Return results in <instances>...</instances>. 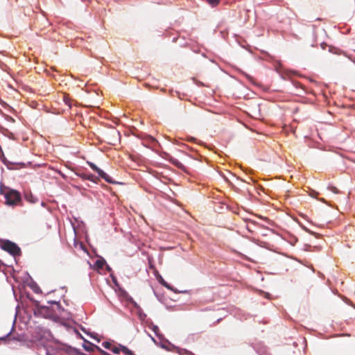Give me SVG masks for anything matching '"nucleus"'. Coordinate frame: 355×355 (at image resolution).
Masks as SVG:
<instances>
[{
	"instance_id": "1",
	"label": "nucleus",
	"mask_w": 355,
	"mask_h": 355,
	"mask_svg": "<svg viewBox=\"0 0 355 355\" xmlns=\"http://www.w3.org/2000/svg\"><path fill=\"white\" fill-rule=\"evenodd\" d=\"M1 194L4 196L6 205L10 207L20 205L21 203V193L15 189L10 188L1 189Z\"/></svg>"
},
{
	"instance_id": "2",
	"label": "nucleus",
	"mask_w": 355,
	"mask_h": 355,
	"mask_svg": "<svg viewBox=\"0 0 355 355\" xmlns=\"http://www.w3.org/2000/svg\"><path fill=\"white\" fill-rule=\"evenodd\" d=\"M1 248L8 252L14 258L20 256L21 254L20 248L15 243L9 240H2L1 242Z\"/></svg>"
},
{
	"instance_id": "3",
	"label": "nucleus",
	"mask_w": 355,
	"mask_h": 355,
	"mask_svg": "<svg viewBox=\"0 0 355 355\" xmlns=\"http://www.w3.org/2000/svg\"><path fill=\"white\" fill-rule=\"evenodd\" d=\"M34 313L35 315L44 318H53L56 315V313L51 306H41L37 304L34 309Z\"/></svg>"
},
{
	"instance_id": "4",
	"label": "nucleus",
	"mask_w": 355,
	"mask_h": 355,
	"mask_svg": "<svg viewBox=\"0 0 355 355\" xmlns=\"http://www.w3.org/2000/svg\"><path fill=\"white\" fill-rule=\"evenodd\" d=\"M76 175L80 177V178H82L83 180H89V181H92L94 183H96L97 182V180H98V178L95 177L94 175L92 174H87V173H76Z\"/></svg>"
},
{
	"instance_id": "5",
	"label": "nucleus",
	"mask_w": 355,
	"mask_h": 355,
	"mask_svg": "<svg viewBox=\"0 0 355 355\" xmlns=\"http://www.w3.org/2000/svg\"><path fill=\"white\" fill-rule=\"evenodd\" d=\"M98 175L103 178L105 182L110 184H119V182L114 181L112 178H111L109 175L105 173L103 170L100 171L98 173Z\"/></svg>"
},
{
	"instance_id": "6",
	"label": "nucleus",
	"mask_w": 355,
	"mask_h": 355,
	"mask_svg": "<svg viewBox=\"0 0 355 355\" xmlns=\"http://www.w3.org/2000/svg\"><path fill=\"white\" fill-rule=\"evenodd\" d=\"M105 263V260L103 258H101L96 261L95 266L97 268L102 269Z\"/></svg>"
},
{
	"instance_id": "7",
	"label": "nucleus",
	"mask_w": 355,
	"mask_h": 355,
	"mask_svg": "<svg viewBox=\"0 0 355 355\" xmlns=\"http://www.w3.org/2000/svg\"><path fill=\"white\" fill-rule=\"evenodd\" d=\"M121 352L125 355H135L131 350L125 346L120 345Z\"/></svg>"
},
{
	"instance_id": "8",
	"label": "nucleus",
	"mask_w": 355,
	"mask_h": 355,
	"mask_svg": "<svg viewBox=\"0 0 355 355\" xmlns=\"http://www.w3.org/2000/svg\"><path fill=\"white\" fill-rule=\"evenodd\" d=\"M87 164L89 166V167L94 170V171H96L98 174V173L100 172V171H101V169L100 168H98L95 164H94L93 162H87Z\"/></svg>"
},
{
	"instance_id": "9",
	"label": "nucleus",
	"mask_w": 355,
	"mask_h": 355,
	"mask_svg": "<svg viewBox=\"0 0 355 355\" xmlns=\"http://www.w3.org/2000/svg\"><path fill=\"white\" fill-rule=\"evenodd\" d=\"M207 1L212 7H216L220 3V0H207Z\"/></svg>"
},
{
	"instance_id": "10",
	"label": "nucleus",
	"mask_w": 355,
	"mask_h": 355,
	"mask_svg": "<svg viewBox=\"0 0 355 355\" xmlns=\"http://www.w3.org/2000/svg\"><path fill=\"white\" fill-rule=\"evenodd\" d=\"M159 282L163 285L164 287L167 288L169 290L173 291V288L167 283L166 282L162 277Z\"/></svg>"
},
{
	"instance_id": "11",
	"label": "nucleus",
	"mask_w": 355,
	"mask_h": 355,
	"mask_svg": "<svg viewBox=\"0 0 355 355\" xmlns=\"http://www.w3.org/2000/svg\"><path fill=\"white\" fill-rule=\"evenodd\" d=\"M111 351L114 353V354H118L121 352V348H120V345L119 346H114L113 347H112L111 349Z\"/></svg>"
},
{
	"instance_id": "12",
	"label": "nucleus",
	"mask_w": 355,
	"mask_h": 355,
	"mask_svg": "<svg viewBox=\"0 0 355 355\" xmlns=\"http://www.w3.org/2000/svg\"><path fill=\"white\" fill-rule=\"evenodd\" d=\"M328 189L336 194L340 193L339 190L334 186H331V185L329 186Z\"/></svg>"
},
{
	"instance_id": "13",
	"label": "nucleus",
	"mask_w": 355,
	"mask_h": 355,
	"mask_svg": "<svg viewBox=\"0 0 355 355\" xmlns=\"http://www.w3.org/2000/svg\"><path fill=\"white\" fill-rule=\"evenodd\" d=\"M102 345L105 348L111 350L112 344L110 342H107V341L103 342Z\"/></svg>"
},
{
	"instance_id": "14",
	"label": "nucleus",
	"mask_w": 355,
	"mask_h": 355,
	"mask_svg": "<svg viewBox=\"0 0 355 355\" xmlns=\"http://www.w3.org/2000/svg\"><path fill=\"white\" fill-rule=\"evenodd\" d=\"M153 331L155 332V334H156L157 336L159 337V327L156 325H154L153 327Z\"/></svg>"
},
{
	"instance_id": "15",
	"label": "nucleus",
	"mask_w": 355,
	"mask_h": 355,
	"mask_svg": "<svg viewBox=\"0 0 355 355\" xmlns=\"http://www.w3.org/2000/svg\"><path fill=\"white\" fill-rule=\"evenodd\" d=\"M49 345H46L44 346V349L46 351V355H50V352H49Z\"/></svg>"
},
{
	"instance_id": "16",
	"label": "nucleus",
	"mask_w": 355,
	"mask_h": 355,
	"mask_svg": "<svg viewBox=\"0 0 355 355\" xmlns=\"http://www.w3.org/2000/svg\"><path fill=\"white\" fill-rule=\"evenodd\" d=\"M99 351H100V352L101 353L102 355H111V354H110L109 353L106 352L105 351H104L103 349H99Z\"/></svg>"
},
{
	"instance_id": "17",
	"label": "nucleus",
	"mask_w": 355,
	"mask_h": 355,
	"mask_svg": "<svg viewBox=\"0 0 355 355\" xmlns=\"http://www.w3.org/2000/svg\"><path fill=\"white\" fill-rule=\"evenodd\" d=\"M297 241V239L296 237H293L291 243L292 245H295V243Z\"/></svg>"
},
{
	"instance_id": "18",
	"label": "nucleus",
	"mask_w": 355,
	"mask_h": 355,
	"mask_svg": "<svg viewBox=\"0 0 355 355\" xmlns=\"http://www.w3.org/2000/svg\"><path fill=\"white\" fill-rule=\"evenodd\" d=\"M48 304H51L52 305L55 306H57V307H58V306H59V304H58V302H51V303H50L49 302H48Z\"/></svg>"
},
{
	"instance_id": "19",
	"label": "nucleus",
	"mask_w": 355,
	"mask_h": 355,
	"mask_svg": "<svg viewBox=\"0 0 355 355\" xmlns=\"http://www.w3.org/2000/svg\"><path fill=\"white\" fill-rule=\"evenodd\" d=\"M3 266V263L0 260V270H1V267Z\"/></svg>"
},
{
	"instance_id": "20",
	"label": "nucleus",
	"mask_w": 355,
	"mask_h": 355,
	"mask_svg": "<svg viewBox=\"0 0 355 355\" xmlns=\"http://www.w3.org/2000/svg\"><path fill=\"white\" fill-rule=\"evenodd\" d=\"M85 349L87 350V351H90V349L89 348V347H86L85 346Z\"/></svg>"
},
{
	"instance_id": "21",
	"label": "nucleus",
	"mask_w": 355,
	"mask_h": 355,
	"mask_svg": "<svg viewBox=\"0 0 355 355\" xmlns=\"http://www.w3.org/2000/svg\"><path fill=\"white\" fill-rule=\"evenodd\" d=\"M246 77L248 80H251L252 79V77L249 75H246Z\"/></svg>"
},
{
	"instance_id": "22",
	"label": "nucleus",
	"mask_w": 355,
	"mask_h": 355,
	"mask_svg": "<svg viewBox=\"0 0 355 355\" xmlns=\"http://www.w3.org/2000/svg\"><path fill=\"white\" fill-rule=\"evenodd\" d=\"M194 140H196V139H195V138H193V137H191V138L189 139V141H194Z\"/></svg>"
},
{
	"instance_id": "23",
	"label": "nucleus",
	"mask_w": 355,
	"mask_h": 355,
	"mask_svg": "<svg viewBox=\"0 0 355 355\" xmlns=\"http://www.w3.org/2000/svg\"><path fill=\"white\" fill-rule=\"evenodd\" d=\"M107 269L109 271H110V270H111V268H110V267L109 266H107Z\"/></svg>"
},
{
	"instance_id": "24",
	"label": "nucleus",
	"mask_w": 355,
	"mask_h": 355,
	"mask_svg": "<svg viewBox=\"0 0 355 355\" xmlns=\"http://www.w3.org/2000/svg\"><path fill=\"white\" fill-rule=\"evenodd\" d=\"M39 290H40L39 288L37 290L35 289V290H34V291H35V293H39Z\"/></svg>"
},
{
	"instance_id": "25",
	"label": "nucleus",
	"mask_w": 355,
	"mask_h": 355,
	"mask_svg": "<svg viewBox=\"0 0 355 355\" xmlns=\"http://www.w3.org/2000/svg\"><path fill=\"white\" fill-rule=\"evenodd\" d=\"M10 334H11V331L9 333L7 334L6 337L9 336L10 335Z\"/></svg>"
},
{
	"instance_id": "26",
	"label": "nucleus",
	"mask_w": 355,
	"mask_h": 355,
	"mask_svg": "<svg viewBox=\"0 0 355 355\" xmlns=\"http://www.w3.org/2000/svg\"><path fill=\"white\" fill-rule=\"evenodd\" d=\"M26 198L28 200H30V199L28 198V196H26Z\"/></svg>"
}]
</instances>
